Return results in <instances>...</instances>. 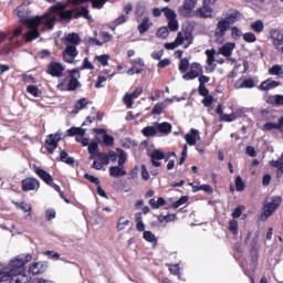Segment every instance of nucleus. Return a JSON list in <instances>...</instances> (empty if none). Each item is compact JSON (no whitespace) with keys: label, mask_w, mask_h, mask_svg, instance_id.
Returning <instances> with one entry per match:
<instances>
[{"label":"nucleus","mask_w":283,"mask_h":283,"mask_svg":"<svg viewBox=\"0 0 283 283\" xmlns=\"http://www.w3.org/2000/svg\"><path fill=\"white\" fill-rule=\"evenodd\" d=\"M28 283L30 277L23 274V261L11 260L9 268H4L0 271V283Z\"/></svg>","instance_id":"nucleus-1"},{"label":"nucleus","mask_w":283,"mask_h":283,"mask_svg":"<svg viewBox=\"0 0 283 283\" xmlns=\"http://www.w3.org/2000/svg\"><path fill=\"white\" fill-rule=\"evenodd\" d=\"M193 34L189 29H182L180 32L177 33V38L174 42L165 43L164 48L166 50H176L178 45H182L185 41L188 42V45H191L193 43Z\"/></svg>","instance_id":"nucleus-2"},{"label":"nucleus","mask_w":283,"mask_h":283,"mask_svg":"<svg viewBox=\"0 0 283 283\" xmlns=\"http://www.w3.org/2000/svg\"><path fill=\"white\" fill-rule=\"evenodd\" d=\"M66 8L67 3L56 2L50 8V12H52V14H59L61 21H72L74 11L72 9L65 10Z\"/></svg>","instance_id":"nucleus-3"},{"label":"nucleus","mask_w":283,"mask_h":283,"mask_svg":"<svg viewBox=\"0 0 283 283\" xmlns=\"http://www.w3.org/2000/svg\"><path fill=\"white\" fill-rule=\"evenodd\" d=\"M150 158V163L153 167H160L163 163L160 160H165V163H168L169 158L174 156L176 158V154L174 151H168L165 155V151L160 149H154L150 154H148Z\"/></svg>","instance_id":"nucleus-4"},{"label":"nucleus","mask_w":283,"mask_h":283,"mask_svg":"<svg viewBox=\"0 0 283 283\" xmlns=\"http://www.w3.org/2000/svg\"><path fill=\"white\" fill-rule=\"evenodd\" d=\"M280 205H282V197L280 196L274 197L271 202L265 203L263 207L264 211L261 214V220L266 222V220H269V218L275 213V210L280 207Z\"/></svg>","instance_id":"nucleus-5"},{"label":"nucleus","mask_w":283,"mask_h":283,"mask_svg":"<svg viewBox=\"0 0 283 283\" xmlns=\"http://www.w3.org/2000/svg\"><path fill=\"white\" fill-rule=\"evenodd\" d=\"M231 27L228 25L227 21L222 19L218 21L216 30H214V41L219 45H222L227 41L224 36H227V31L230 30Z\"/></svg>","instance_id":"nucleus-6"},{"label":"nucleus","mask_w":283,"mask_h":283,"mask_svg":"<svg viewBox=\"0 0 283 283\" xmlns=\"http://www.w3.org/2000/svg\"><path fill=\"white\" fill-rule=\"evenodd\" d=\"M205 74V69L201 66L200 63L193 62L190 64V71L182 75L184 81H193Z\"/></svg>","instance_id":"nucleus-7"},{"label":"nucleus","mask_w":283,"mask_h":283,"mask_svg":"<svg viewBox=\"0 0 283 283\" xmlns=\"http://www.w3.org/2000/svg\"><path fill=\"white\" fill-rule=\"evenodd\" d=\"M69 83H67V92H75L77 87L81 86V82H78V78H81V72L78 69H73L69 71Z\"/></svg>","instance_id":"nucleus-8"},{"label":"nucleus","mask_w":283,"mask_h":283,"mask_svg":"<svg viewBox=\"0 0 283 283\" xmlns=\"http://www.w3.org/2000/svg\"><path fill=\"white\" fill-rule=\"evenodd\" d=\"M21 185H22V191L28 192V191L39 190L41 187V181H39V179L34 177H27L21 180Z\"/></svg>","instance_id":"nucleus-9"},{"label":"nucleus","mask_w":283,"mask_h":283,"mask_svg":"<svg viewBox=\"0 0 283 283\" xmlns=\"http://www.w3.org/2000/svg\"><path fill=\"white\" fill-rule=\"evenodd\" d=\"M61 143V134H50L45 139V149L49 154H54V149L59 147Z\"/></svg>","instance_id":"nucleus-10"},{"label":"nucleus","mask_w":283,"mask_h":283,"mask_svg":"<svg viewBox=\"0 0 283 283\" xmlns=\"http://www.w3.org/2000/svg\"><path fill=\"white\" fill-rule=\"evenodd\" d=\"M63 72H65V66L59 62H51L46 69V74H50V76L54 78H61Z\"/></svg>","instance_id":"nucleus-11"},{"label":"nucleus","mask_w":283,"mask_h":283,"mask_svg":"<svg viewBox=\"0 0 283 283\" xmlns=\"http://www.w3.org/2000/svg\"><path fill=\"white\" fill-rule=\"evenodd\" d=\"M46 17L50 15L43 14L36 15L34 18H28V20L24 22V25H27L28 30H39V28L43 24V21H45Z\"/></svg>","instance_id":"nucleus-12"},{"label":"nucleus","mask_w":283,"mask_h":283,"mask_svg":"<svg viewBox=\"0 0 283 283\" xmlns=\"http://www.w3.org/2000/svg\"><path fill=\"white\" fill-rule=\"evenodd\" d=\"M65 49L62 52L65 63H74V59L78 56V50L74 45L65 44Z\"/></svg>","instance_id":"nucleus-13"},{"label":"nucleus","mask_w":283,"mask_h":283,"mask_svg":"<svg viewBox=\"0 0 283 283\" xmlns=\"http://www.w3.org/2000/svg\"><path fill=\"white\" fill-rule=\"evenodd\" d=\"M193 17H197V19H212L213 8L202 4L195 11Z\"/></svg>","instance_id":"nucleus-14"},{"label":"nucleus","mask_w":283,"mask_h":283,"mask_svg":"<svg viewBox=\"0 0 283 283\" xmlns=\"http://www.w3.org/2000/svg\"><path fill=\"white\" fill-rule=\"evenodd\" d=\"M270 39H272L275 50H280V46L283 45V33L277 29H272L270 31Z\"/></svg>","instance_id":"nucleus-15"},{"label":"nucleus","mask_w":283,"mask_h":283,"mask_svg":"<svg viewBox=\"0 0 283 283\" xmlns=\"http://www.w3.org/2000/svg\"><path fill=\"white\" fill-rule=\"evenodd\" d=\"M280 85H282V83H280L279 81L268 78V80H264L258 86V90H260V92H269V90H275V87H280Z\"/></svg>","instance_id":"nucleus-16"},{"label":"nucleus","mask_w":283,"mask_h":283,"mask_svg":"<svg viewBox=\"0 0 283 283\" xmlns=\"http://www.w3.org/2000/svg\"><path fill=\"white\" fill-rule=\"evenodd\" d=\"M235 48V42H227L218 50V54L224 56L226 59H231L233 55V49Z\"/></svg>","instance_id":"nucleus-17"},{"label":"nucleus","mask_w":283,"mask_h":283,"mask_svg":"<svg viewBox=\"0 0 283 283\" xmlns=\"http://www.w3.org/2000/svg\"><path fill=\"white\" fill-rule=\"evenodd\" d=\"M44 271H48V263L45 262H35L29 268L31 275H41Z\"/></svg>","instance_id":"nucleus-18"},{"label":"nucleus","mask_w":283,"mask_h":283,"mask_svg":"<svg viewBox=\"0 0 283 283\" xmlns=\"http://www.w3.org/2000/svg\"><path fill=\"white\" fill-rule=\"evenodd\" d=\"M87 1L92 2V8L96 10H101L107 0H71L72 6H82V3H87Z\"/></svg>","instance_id":"nucleus-19"},{"label":"nucleus","mask_w":283,"mask_h":283,"mask_svg":"<svg viewBox=\"0 0 283 283\" xmlns=\"http://www.w3.org/2000/svg\"><path fill=\"white\" fill-rule=\"evenodd\" d=\"M200 139V132L196 128L190 129V134L185 135V140L190 147H193L196 143Z\"/></svg>","instance_id":"nucleus-20"},{"label":"nucleus","mask_w":283,"mask_h":283,"mask_svg":"<svg viewBox=\"0 0 283 283\" xmlns=\"http://www.w3.org/2000/svg\"><path fill=\"white\" fill-rule=\"evenodd\" d=\"M64 45H81V36L78 33H69L64 38Z\"/></svg>","instance_id":"nucleus-21"},{"label":"nucleus","mask_w":283,"mask_h":283,"mask_svg":"<svg viewBox=\"0 0 283 283\" xmlns=\"http://www.w3.org/2000/svg\"><path fill=\"white\" fill-rule=\"evenodd\" d=\"M35 174L36 176H39V178L41 180H43V182H45V185H52L54 178L52 177V175H50V172H48L45 169L43 168H36L35 169Z\"/></svg>","instance_id":"nucleus-22"},{"label":"nucleus","mask_w":283,"mask_h":283,"mask_svg":"<svg viewBox=\"0 0 283 283\" xmlns=\"http://www.w3.org/2000/svg\"><path fill=\"white\" fill-rule=\"evenodd\" d=\"M199 87H198V93L199 94H207V83H209L211 81V77L205 75V74H200L199 76Z\"/></svg>","instance_id":"nucleus-23"},{"label":"nucleus","mask_w":283,"mask_h":283,"mask_svg":"<svg viewBox=\"0 0 283 283\" xmlns=\"http://www.w3.org/2000/svg\"><path fill=\"white\" fill-rule=\"evenodd\" d=\"M44 14L49 15V17L44 18V20L42 22L44 24V28H46V30H53L54 25L56 24V14H52V11L46 12Z\"/></svg>","instance_id":"nucleus-24"},{"label":"nucleus","mask_w":283,"mask_h":283,"mask_svg":"<svg viewBox=\"0 0 283 283\" xmlns=\"http://www.w3.org/2000/svg\"><path fill=\"white\" fill-rule=\"evenodd\" d=\"M206 55H207V65H209L210 72H216V50H207L206 51Z\"/></svg>","instance_id":"nucleus-25"},{"label":"nucleus","mask_w":283,"mask_h":283,"mask_svg":"<svg viewBox=\"0 0 283 283\" xmlns=\"http://www.w3.org/2000/svg\"><path fill=\"white\" fill-rule=\"evenodd\" d=\"M111 178H120V176H127V171L123 166H112L109 168Z\"/></svg>","instance_id":"nucleus-26"},{"label":"nucleus","mask_w":283,"mask_h":283,"mask_svg":"<svg viewBox=\"0 0 283 283\" xmlns=\"http://www.w3.org/2000/svg\"><path fill=\"white\" fill-rule=\"evenodd\" d=\"M238 118H242V111H235L232 114H223L221 117V123H233V120H238Z\"/></svg>","instance_id":"nucleus-27"},{"label":"nucleus","mask_w":283,"mask_h":283,"mask_svg":"<svg viewBox=\"0 0 283 283\" xmlns=\"http://www.w3.org/2000/svg\"><path fill=\"white\" fill-rule=\"evenodd\" d=\"M153 23L151 20H149V17H145L142 20V23L138 24L137 30L139 32V34H145V32H147V30H149V28H151Z\"/></svg>","instance_id":"nucleus-28"},{"label":"nucleus","mask_w":283,"mask_h":283,"mask_svg":"<svg viewBox=\"0 0 283 283\" xmlns=\"http://www.w3.org/2000/svg\"><path fill=\"white\" fill-rule=\"evenodd\" d=\"M39 36H41V32H39V30H32L24 33L23 38L25 43H32V41H34L35 39H39Z\"/></svg>","instance_id":"nucleus-29"},{"label":"nucleus","mask_w":283,"mask_h":283,"mask_svg":"<svg viewBox=\"0 0 283 283\" xmlns=\"http://www.w3.org/2000/svg\"><path fill=\"white\" fill-rule=\"evenodd\" d=\"M14 12H17L18 18L20 19V23H24L25 21H28V19H30L28 9L23 7L14 9Z\"/></svg>","instance_id":"nucleus-30"},{"label":"nucleus","mask_w":283,"mask_h":283,"mask_svg":"<svg viewBox=\"0 0 283 283\" xmlns=\"http://www.w3.org/2000/svg\"><path fill=\"white\" fill-rule=\"evenodd\" d=\"M148 205L151 209H160V207H165V205H167V200L163 197H159L157 200L153 198L149 199Z\"/></svg>","instance_id":"nucleus-31"},{"label":"nucleus","mask_w":283,"mask_h":283,"mask_svg":"<svg viewBox=\"0 0 283 283\" xmlns=\"http://www.w3.org/2000/svg\"><path fill=\"white\" fill-rule=\"evenodd\" d=\"M85 128L82 127H71L66 130V136L73 137V136H85Z\"/></svg>","instance_id":"nucleus-32"},{"label":"nucleus","mask_w":283,"mask_h":283,"mask_svg":"<svg viewBox=\"0 0 283 283\" xmlns=\"http://www.w3.org/2000/svg\"><path fill=\"white\" fill-rule=\"evenodd\" d=\"M57 161L65 163V165H74V158L70 157V154L65 150L60 151V157L57 158Z\"/></svg>","instance_id":"nucleus-33"},{"label":"nucleus","mask_w":283,"mask_h":283,"mask_svg":"<svg viewBox=\"0 0 283 283\" xmlns=\"http://www.w3.org/2000/svg\"><path fill=\"white\" fill-rule=\"evenodd\" d=\"M238 17H240V11H232L231 13H228L226 19H221L228 23V25L231 28L235 21H238Z\"/></svg>","instance_id":"nucleus-34"},{"label":"nucleus","mask_w":283,"mask_h":283,"mask_svg":"<svg viewBox=\"0 0 283 283\" xmlns=\"http://www.w3.org/2000/svg\"><path fill=\"white\" fill-rule=\"evenodd\" d=\"M136 229L139 232H145V223L143 222V212L135 213Z\"/></svg>","instance_id":"nucleus-35"},{"label":"nucleus","mask_w":283,"mask_h":283,"mask_svg":"<svg viewBox=\"0 0 283 283\" xmlns=\"http://www.w3.org/2000/svg\"><path fill=\"white\" fill-rule=\"evenodd\" d=\"M189 67H191V64H189V59H181L178 66L179 72L181 74H187V72H189Z\"/></svg>","instance_id":"nucleus-36"},{"label":"nucleus","mask_w":283,"mask_h":283,"mask_svg":"<svg viewBox=\"0 0 283 283\" xmlns=\"http://www.w3.org/2000/svg\"><path fill=\"white\" fill-rule=\"evenodd\" d=\"M142 134L149 138L150 136H156V134H158V128H156V126H146L142 129Z\"/></svg>","instance_id":"nucleus-37"},{"label":"nucleus","mask_w":283,"mask_h":283,"mask_svg":"<svg viewBox=\"0 0 283 283\" xmlns=\"http://www.w3.org/2000/svg\"><path fill=\"white\" fill-rule=\"evenodd\" d=\"M199 95L203 96V99L201 101L203 107H211V105H213V95H209V90H207L206 94Z\"/></svg>","instance_id":"nucleus-38"},{"label":"nucleus","mask_w":283,"mask_h":283,"mask_svg":"<svg viewBox=\"0 0 283 283\" xmlns=\"http://www.w3.org/2000/svg\"><path fill=\"white\" fill-rule=\"evenodd\" d=\"M158 132L160 134H171L172 126L169 124V122H163L161 124H158Z\"/></svg>","instance_id":"nucleus-39"},{"label":"nucleus","mask_w":283,"mask_h":283,"mask_svg":"<svg viewBox=\"0 0 283 283\" xmlns=\"http://www.w3.org/2000/svg\"><path fill=\"white\" fill-rule=\"evenodd\" d=\"M250 28L253 32L260 34V32H264V22L262 20H256L255 22L251 23Z\"/></svg>","instance_id":"nucleus-40"},{"label":"nucleus","mask_w":283,"mask_h":283,"mask_svg":"<svg viewBox=\"0 0 283 283\" xmlns=\"http://www.w3.org/2000/svg\"><path fill=\"white\" fill-rule=\"evenodd\" d=\"M27 92H28L29 94H31V96H34V98H39V97H41V95L43 94V92H41V91L36 87V85H29V86L27 87Z\"/></svg>","instance_id":"nucleus-41"},{"label":"nucleus","mask_w":283,"mask_h":283,"mask_svg":"<svg viewBox=\"0 0 283 283\" xmlns=\"http://www.w3.org/2000/svg\"><path fill=\"white\" fill-rule=\"evenodd\" d=\"M196 3H198V0H185L181 9L186 10V12H191L196 8Z\"/></svg>","instance_id":"nucleus-42"},{"label":"nucleus","mask_w":283,"mask_h":283,"mask_svg":"<svg viewBox=\"0 0 283 283\" xmlns=\"http://www.w3.org/2000/svg\"><path fill=\"white\" fill-rule=\"evenodd\" d=\"M240 90H251L255 87V81L253 78H245L240 85Z\"/></svg>","instance_id":"nucleus-43"},{"label":"nucleus","mask_w":283,"mask_h":283,"mask_svg":"<svg viewBox=\"0 0 283 283\" xmlns=\"http://www.w3.org/2000/svg\"><path fill=\"white\" fill-rule=\"evenodd\" d=\"M88 154H91V158L96 157L97 154H101V151H98V143L97 142H92L88 145Z\"/></svg>","instance_id":"nucleus-44"},{"label":"nucleus","mask_w":283,"mask_h":283,"mask_svg":"<svg viewBox=\"0 0 283 283\" xmlns=\"http://www.w3.org/2000/svg\"><path fill=\"white\" fill-rule=\"evenodd\" d=\"M161 12H164L166 19H168V21L176 19L177 14L176 11H174V9H170L169 7H165L161 9Z\"/></svg>","instance_id":"nucleus-45"},{"label":"nucleus","mask_w":283,"mask_h":283,"mask_svg":"<svg viewBox=\"0 0 283 283\" xmlns=\"http://www.w3.org/2000/svg\"><path fill=\"white\" fill-rule=\"evenodd\" d=\"M95 156L102 165H109L108 153H97Z\"/></svg>","instance_id":"nucleus-46"},{"label":"nucleus","mask_w":283,"mask_h":283,"mask_svg":"<svg viewBox=\"0 0 283 283\" xmlns=\"http://www.w3.org/2000/svg\"><path fill=\"white\" fill-rule=\"evenodd\" d=\"M189 200V197L181 196L177 201L171 203L172 209H178V207H182V205H187V201Z\"/></svg>","instance_id":"nucleus-47"},{"label":"nucleus","mask_w":283,"mask_h":283,"mask_svg":"<svg viewBox=\"0 0 283 283\" xmlns=\"http://www.w3.org/2000/svg\"><path fill=\"white\" fill-rule=\"evenodd\" d=\"M144 240H146V242H151L153 244H156V242H158V240L156 239V234L151 231H144Z\"/></svg>","instance_id":"nucleus-48"},{"label":"nucleus","mask_w":283,"mask_h":283,"mask_svg":"<svg viewBox=\"0 0 283 283\" xmlns=\"http://www.w3.org/2000/svg\"><path fill=\"white\" fill-rule=\"evenodd\" d=\"M87 105H90V102L87 101V98H81L75 103V109L76 112H81V109H85Z\"/></svg>","instance_id":"nucleus-49"},{"label":"nucleus","mask_w":283,"mask_h":283,"mask_svg":"<svg viewBox=\"0 0 283 283\" xmlns=\"http://www.w3.org/2000/svg\"><path fill=\"white\" fill-rule=\"evenodd\" d=\"M95 60L101 63L103 67H106V65H109V55L103 54V55H96Z\"/></svg>","instance_id":"nucleus-50"},{"label":"nucleus","mask_w":283,"mask_h":283,"mask_svg":"<svg viewBox=\"0 0 283 283\" xmlns=\"http://www.w3.org/2000/svg\"><path fill=\"white\" fill-rule=\"evenodd\" d=\"M18 209H21L24 213H32V206L27 205L25 202H15Z\"/></svg>","instance_id":"nucleus-51"},{"label":"nucleus","mask_w":283,"mask_h":283,"mask_svg":"<svg viewBox=\"0 0 283 283\" xmlns=\"http://www.w3.org/2000/svg\"><path fill=\"white\" fill-rule=\"evenodd\" d=\"M117 151H119V155H118V167H124L125 164L127 163V154L123 149H118Z\"/></svg>","instance_id":"nucleus-52"},{"label":"nucleus","mask_w":283,"mask_h":283,"mask_svg":"<svg viewBox=\"0 0 283 283\" xmlns=\"http://www.w3.org/2000/svg\"><path fill=\"white\" fill-rule=\"evenodd\" d=\"M125 227H129V220L120 217L117 222V231H124Z\"/></svg>","instance_id":"nucleus-53"},{"label":"nucleus","mask_w":283,"mask_h":283,"mask_svg":"<svg viewBox=\"0 0 283 283\" xmlns=\"http://www.w3.org/2000/svg\"><path fill=\"white\" fill-rule=\"evenodd\" d=\"M123 103L126 105L127 109H132L134 107V99L129 95V93H126L123 97Z\"/></svg>","instance_id":"nucleus-54"},{"label":"nucleus","mask_w":283,"mask_h":283,"mask_svg":"<svg viewBox=\"0 0 283 283\" xmlns=\"http://www.w3.org/2000/svg\"><path fill=\"white\" fill-rule=\"evenodd\" d=\"M282 72V65L274 64L272 67L269 69L270 76H280Z\"/></svg>","instance_id":"nucleus-55"},{"label":"nucleus","mask_w":283,"mask_h":283,"mask_svg":"<svg viewBox=\"0 0 283 283\" xmlns=\"http://www.w3.org/2000/svg\"><path fill=\"white\" fill-rule=\"evenodd\" d=\"M243 41L245 43H255L258 41V38L252 32H247L243 34Z\"/></svg>","instance_id":"nucleus-56"},{"label":"nucleus","mask_w":283,"mask_h":283,"mask_svg":"<svg viewBox=\"0 0 283 283\" xmlns=\"http://www.w3.org/2000/svg\"><path fill=\"white\" fill-rule=\"evenodd\" d=\"M230 30H231V38L234 41H238L240 36H242V31H240L238 27H230Z\"/></svg>","instance_id":"nucleus-57"},{"label":"nucleus","mask_w":283,"mask_h":283,"mask_svg":"<svg viewBox=\"0 0 283 283\" xmlns=\"http://www.w3.org/2000/svg\"><path fill=\"white\" fill-rule=\"evenodd\" d=\"M77 70L80 72L83 71V70H94V64H92V62H90L88 57H85L84 61H83V64Z\"/></svg>","instance_id":"nucleus-58"},{"label":"nucleus","mask_w":283,"mask_h":283,"mask_svg":"<svg viewBox=\"0 0 283 283\" xmlns=\"http://www.w3.org/2000/svg\"><path fill=\"white\" fill-rule=\"evenodd\" d=\"M157 36L159 39H167L169 36V29L167 27H161L158 31H157Z\"/></svg>","instance_id":"nucleus-59"},{"label":"nucleus","mask_w":283,"mask_h":283,"mask_svg":"<svg viewBox=\"0 0 283 283\" xmlns=\"http://www.w3.org/2000/svg\"><path fill=\"white\" fill-rule=\"evenodd\" d=\"M178 20L175 18L172 20H168V29L170 32H178Z\"/></svg>","instance_id":"nucleus-60"},{"label":"nucleus","mask_w":283,"mask_h":283,"mask_svg":"<svg viewBox=\"0 0 283 283\" xmlns=\"http://www.w3.org/2000/svg\"><path fill=\"white\" fill-rule=\"evenodd\" d=\"M163 109H165V104L164 103H157L153 107L151 114H157V116H160V114H163Z\"/></svg>","instance_id":"nucleus-61"},{"label":"nucleus","mask_w":283,"mask_h":283,"mask_svg":"<svg viewBox=\"0 0 283 283\" xmlns=\"http://www.w3.org/2000/svg\"><path fill=\"white\" fill-rule=\"evenodd\" d=\"M103 143H104L105 147H113L114 138L108 134H104L103 135Z\"/></svg>","instance_id":"nucleus-62"},{"label":"nucleus","mask_w":283,"mask_h":283,"mask_svg":"<svg viewBox=\"0 0 283 283\" xmlns=\"http://www.w3.org/2000/svg\"><path fill=\"white\" fill-rule=\"evenodd\" d=\"M237 191H244V181L242 177L238 176L234 181Z\"/></svg>","instance_id":"nucleus-63"},{"label":"nucleus","mask_w":283,"mask_h":283,"mask_svg":"<svg viewBox=\"0 0 283 283\" xmlns=\"http://www.w3.org/2000/svg\"><path fill=\"white\" fill-rule=\"evenodd\" d=\"M283 165V154L279 157L277 160H270V166L279 169Z\"/></svg>","instance_id":"nucleus-64"}]
</instances>
